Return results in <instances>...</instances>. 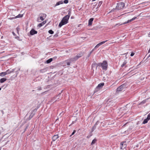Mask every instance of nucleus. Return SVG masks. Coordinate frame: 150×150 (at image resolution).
Listing matches in <instances>:
<instances>
[{
    "instance_id": "f257e3e1",
    "label": "nucleus",
    "mask_w": 150,
    "mask_h": 150,
    "mask_svg": "<svg viewBox=\"0 0 150 150\" xmlns=\"http://www.w3.org/2000/svg\"><path fill=\"white\" fill-rule=\"evenodd\" d=\"M68 14L63 18L59 24V28H61L63 25L66 24L68 23V20L71 16V13L70 10H68Z\"/></svg>"
},
{
    "instance_id": "f03ea898",
    "label": "nucleus",
    "mask_w": 150,
    "mask_h": 150,
    "mask_svg": "<svg viewBox=\"0 0 150 150\" xmlns=\"http://www.w3.org/2000/svg\"><path fill=\"white\" fill-rule=\"evenodd\" d=\"M98 66L100 65L103 69L106 70L107 69L108 63L106 61H103L102 63H100L98 64Z\"/></svg>"
},
{
    "instance_id": "7ed1b4c3",
    "label": "nucleus",
    "mask_w": 150,
    "mask_h": 150,
    "mask_svg": "<svg viewBox=\"0 0 150 150\" xmlns=\"http://www.w3.org/2000/svg\"><path fill=\"white\" fill-rule=\"evenodd\" d=\"M83 54V53L81 52L79 54H78L74 58H71L70 61H76L79 58L82 57Z\"/></svg>"
},
{
    "instance_id": "20e7f679",
    "label": "nucleus",
    "mask_w": 150,
    "mask_h": 150,
    "mask_svg": "<svg viewBox=\"0 0 150 150\" xmlns=\"http://www.w3.org/2000/svg\"><path fill=\"white\" fill-rule=\"evenodd\" d=\"M125 6V4L123 2H120L117 4L116 8L117 9L120 10L122 9Z\"/></svg>"
},
{
    "instance_id": "39448f33",
    "label": "nucleus",
    "mask_w": 150,
    "mask_h": 150,
    "mask_svg": "<svg viewBox=\"0 0 150 150\" xmlns=\"http://www.w3.org/2000/svg\"><path fill=\"white\" fill-rule=\"evenodd\" d=\"M127 146L126 142L125 141L122 142L120 143V149H123L125 148Z\"/></svg>"
},
{
    "instance_id": "423d86ee",
    "label": "nucleus",
    "mask_w": 150,
    "mask_h": 150,
    "mask_svg": "<svg viewBox=\"0 0 150 150\" xmlns=\"http://www.w3.org/2000/svg\"><path fill=\"white\" fill-rule=\"evenodd\" d=\"M125 87V86L124 84L121 85L117 88V91H120L123 90L124 89Z\"/></svg>"
},
{
    "instance_id": "0eeeda50",
    "label": "nucleus",
    "mask_w": 150,
    "mask_h": 150,
    "mask_svg": "<svg viewBox=\"0 0 150 150\" xmlns=\"http://www.w3.org/2000/svg\"><path fill=\"white\" fill-rule=\"evenodd\" d=\"M108 40H106V41H102L100 42L95 47H94V49H96L97 48H98L99 46H100L101 45H102V44H104V43H105Z\"/></svg>"
},
{
    "instance_id": "6e6552de",
    "label": "nucleus",
    "mask_w": 150,
    "mask_h": 150,
    "mask_svg": "<svg viewBox=\"0 0 150 150\" xmlns=\"http://www.w3.org/2000/svg\"><path fill=\"white\" fill-rule=\"evenodd\" d=\"M99 123L98 121H97V122L92 127L91 129V132H93L94 130L96 129L97 126L98 125Z\"/></svg>"
},
{
    "instance_id": "1a4fd4ad",
    "label": "nucleus",
    "mask_w": 150,
    "mask_h": 150,
    "mask_svg": "<svg viewBox=\"0 0 150 150\" xmlns=\"http://www.w3.org/2000/svg\"><path fill=\"white\" fill-rule=\"evenodd\" d=\"M41 16H40V19L42 21H43L46 16V15L45 14H40Z\"/></svg>"
},
{
    "instance_id": "9d476101",
    "label": "nucleus",
    "mask_w": 150,
    "mask_h": 150,
    "mask_svg": "<svg viewBox=\"0 0 150 150\" xmlns=\"http://www.w3.org/2000/svg\"><path fill=\"white\" fill-rule=\"evenodd\" d=\"M30 34L31 35H33L34 34H36L37 33V31L35 30L34 29H32L30 31Z\"/></svg>"
},
{
    "instance_id": "9b49d317",
    "label": "nucleus",
    "mask_w": 150,
    "mask_h": 150,
    "mask_svg": "<svg viewBox=\"0 0 150 150\" xmlns=\"http://www.w3.org/2000/svg\"><path fill=\"white\" fill-rule=\"evenodd\" d=\"M136 18H137L136 17H134L133 18H132V19L129 20H128L127 22H126L123 23L122 24H125L130 23V22H131V21L135 20V19Z\"/></svg>"
},
{
    "instance_id": "f8f14e48",
    "label": "nucleus",
    "mask_w": 150,
    "mask_h": 150,
    "mask_svg": "<svg viewBox=\"0 0 150 150\" xmlns=\"http://www.w3.org/2000/svg\"><path fill=\"white\" fill-rule=\"evenodd\" d=\"M94 19L93 18H91L88 20V25L90 26L91 25L93 21V20Z\"/></svg>"
},
{
    "instance_id": "ddd939ff",
    "label": "nucleus",
    "mask_w": 150,
    "mask_h": 150,
    "mask_svg": "<svg viewBox=\"0 0 150 150\" xmlns=\"http://www.w3.org/2000/svg\"><path fill=\"white\" fill-rule=\"evenodd\" d=\"M46 23V21H44L42 23H40L38 24V26L39 27V28H40L44 24H45Z\"/></svg>"
},
{
    "instance_id": "4468645a",
    "label": "nucleus",
    "mask_w": 150,
    "mask_h": 150,
    "mask_svg": "<svg viewBox=\"0 0 150 150\" xmlns=\"http://www.w3.org/2000/svg\"><path fill=\"white\" fill-rule=\"evenodd\" d=\"M58 138L59 136L58 135H55L52 137V141H54Z\"/></svg>"
},
{
    "instance_id": "2eb2a0df",
    "label": "nucleus",
    "mask_w": 150,
    "mask_h": 150,
    "mask_svg": "<svg viewBox=\"0 0 150 150\" xmlns=\"http://www.w3.org/2000/svg\"><path fill=\"white\" fill-rule=\"evenodd\" d=\"M104 83H100L98 84L97 86V88H102L103 86L104 85Z\"/></svg>"
},
{
    "instance_id": "dca6fc26",
    "label": "nucleus",
    "mask_w": 150,
    "mask_h": 150,
    "mask_svg": "<svg viewBox=\"0 0 150 150\" xmlns=\"http://www.w3.org/2000/svg\"><path fill=\"white\" fill-rule=\"evenodd\" d=\"M6 78H2L0 79V82L1 83H3L7 80Z\"/></svg>"
},
{
    "instance_id": "f3484780",
    "label": "nucleus",
    "mask_w": 150,
    "mask_h": 150,
    "mask_svg": "<svg viewBox=\"0 0 150 150\" xmlns=\"http://www.w3.org/2000/svg\"><path fill=\"white\" fill-rule=\"evenodd\" d=\"M7 72H6V71L4 72H2L0 73V76H4L6 75L7 74Z\"/></svg>"
},
{
    "instance_id": "a211bd4d",
    "label": "nucleus",
    "mask_w": 150,
    "mask_h": 150,
    "mask_svg": "<svg viewBox=\"0 0 150 150\" xmlns=\"http://www.w3.org/2000/svg\"><path fill=\"white\" fill-rule=\"evenodd\" d=\"M52 60H53V59L52 58H50V59L47 60L46 61V62L48 64V63H50L52 61Z\"/></svg>"
},
{
    "instance_id": "6ab92c4d",
    "label": "nucleus",
    "mask_w": 150,
    "mask_h": 150,
    "mask_svg": "<svg viewBox=\"0 0 150 150\" xmlns=\"http://www.w3.org/2000/svg\"><path fill=\"white\" fill-rule=\"evenodd\" d=\"M63 3V2L62 1H60L57 2L56 4V6H58Z\"/></svg>"
},
{
    "instance_id": "aec40b11",
    "label": "nucleus",
    "mask_w": 150,
    "mask_h": 150,
    "mask_svg": "<svg viewBox=\"0 0 150 150\" xmlns=\"http://www.w3.org/2000/svg\"><path fill=\"white\" fill-rule=\"evenodd\" d=\"M127 62L125 60L124 62L121 65V67H123L127 64Z\"/></svg>"
},
{
    "instance_id": "412c9836",
    "label": "nucleus",
    "mask_w": 150,
    "mask_h": 150,
    "mask_svg": "<svg viewBox=\"0 0 150 150\" xmlns=\"http://www.w3.org/2000/svg\"><path fill=\"white\" fill-rule=\"evenodd\" d=\"M149 120L147 118L145 119L142 122V124H145L147 123Z\"/></svg>"
},
{
    "instance_id": "4be33fe9",
    "label": "nucleus",
    "mask_w": 150,
    "mask_h": 150,
    "mask_svg": "<svg viewBox=\"0 0 150 150\" xmlns=\"http://www.w3.org/2000/svg\"><path fill=\"white\" fill-rule=\"evenodd\" d=\"M96 141H97V140L96 139H93V140L92 142H91V145H93V144H94L96 143Z\"/></svg>"
},
{
    "instance_id": "5701e85b",
    "label": "nucleus",
    "mask_w": 150,
    "mask_h": 150,
    "mask_svg": "<svg viewBox=\"0 0 150 150\" xmlns=\"http://www.w3.org/2000/svg\"><path fill=\"white\" fill-rule=\"evenodd\" d=\"M23 16L22 14H19L16 17V18L22 17Z\"/></svg>"
},
{
    "instance_id": "b1692460",
    "label": "nucleus",
    "mask_w": 150,
    "mask_h": 150,
    "mask_svg": "<svg viewBox=\"0 0 150 150\" xmlns=\"http://www.w3.org/2000/svg\"><path fill=\"white\" fill-rule=\"evenodd\" d=\"M94 49H93L92 50L89 52V53L88 54V56H87L88 57H89L90 56L91 54L92 53V52H93V51H94Z\"/></svg>"
},
{
    "instance_id": "393cba45",
    "label": "nucleus",
    "mask_w": 150,
    "mask_h": 150,
    "mask_svg": "<svg viewBox=\"0 0 150 150\" xmlns=\"http://www.w3.org/2000/svg\"><path fill=\"white\" fill-rule=\"evenodd\" d=\"M47 70L46 69H44L40 70V71L41 73H43Z\"/></svg>"
},
{
    "instance_id": "a878e982",
    "label": "nucleus",
    "mask_w": 150,
    "mask_h": 150,
    "mask_svg": "<svg viewBox=\"0 0 150 150\" xmlns=\"http://www.w3.org/2000/svg\"><path fill=\"white\" fill-rule=\"evenodd\" d=\"M48 33L50 34H53L54 32L52 30H50L48 31Z\"/></svg>"
},
{
    "instance_id": "bb28decb",
    "label": "nucleus",
    "mask_w": 150,
    "mask_h": 150,
    "mask_svg": "<svg viewBox=\"0 0 150 150\" xmlns=\"http://www.w3.org/2000/svg\"><path fill=\"white\" fill-rule=\"evenodd\" d=\"M16 29L17 30V33L18 34L19 31L20 30V28H19L18 27H17L16 28Z\"/></svg>"
},
{
    "instance_id": "cd10ccee",
    "label": "nucleus",
    "mask_w": 150,
    "mask_h": 150,
    "mask_svg": "<svg viewBox=\"0 0 150 150\" xmlns=\"http://www.w3.org/2000/svg\"><path fill=\"white\" fill-rule=\"evenodd\" d=\"M146 101L145 100H144L140 103V104H144L146 103Z\"/></svg>"
},
{
    "instance_id": "c85d7f7f",
    "label": "nucleus",
    "mask_w": 150,
    "mask_h": 150,
    "mask_svg": "<svg viewBox=\"0 0 150 150\" xmlns=\"http://www.w3.org/2000/svg\"><path fill=\"white\" fill-rule=\"evenodd\" d=\"M97 64L96 63L94 62L93 63V64H92V67H94L95 66H96Z\"/></svg>"
},
{
    "instance_id": "c756f323",
    "label": "nucleus",
    "mask_w": 150,
    "mask_h": 150,
    "mask_svg": "<svg viewBox=\"0 0 150 150\" xmlns=\"http://www.w3.org/2000/svg\"><path fill=\"white\" fill-rule=\"evenodd\" d=\"M147 119L149 120L150 119V113H149L147 115V117L146 118Z\"/></svg>"
},
{
    "instance_id": "7c9ffc66",
    "label": "nucleus",
    "mask_w": 150,
    "mask_h": 150,
    "mask_svg": "<svg viewBox=\"0 0 150 150\" xmlns=\"http://www.w3.org/2000/svg\"><path fill=\"white\" fill-rule=\"evenodd\" d=\"M102 3V1H100L99 2L98 4V6L100 7V6L101 5Z\"/></svg>"
},
{
    "instance_id": "2f4dec72",
    "label": "nucleus",
    "mask_w": 150,
    "mask_h": 150,
    "mask_svg": "<svg viewBox=\"0 0 150 150\" xmlns=\"http://www.w3.org/2000/svg\"><path fill=\"white\" fill-rule=\"evenodd\" d=\"M6 72L7 73V74H9L11 73L12 72L11 71H9V70H8L6 71Z\"/></svg>"
},
{
    "instance_id": "473e14b6",
    "label": "nucleus",
    "mask_w": 150,
    "mask_h": 150,
    "mask_svg": "<svg viewBox=\"0 0 150 150\" xmlns=\"http://www.w3.org/2000/svg\"><path fill=\"white\" fill-rule=\"evenodd\" d=\"M64 3L67 4L68 3V0H64Z\"/></svg>"
},
{
    "instance_id": "72a5a7b5",
    "label": "nucleus",
    "mask_w": 150,
    "mask_h": 150,
    "mask_svg": "<svg viewBox=\"0 0 150 150\" xmlns=\"http://www.w3.org/2000/svg\"><path fill=\"white\" fill-rule=\"evenodd\" d=\"M75 132H76V131L75 130H74L73 131V132L72 133V134L70 135V137H71V135L74 134Z\"/></svg>"
},
{
    "instance_id": "f704fd0d",
    "label": "nucleus",
    "mask_w": 150,
    "mask_h": 150,
    "mask_svg": "<svg viewBox=\"0 0 150 150\" xmlns=\"http://www.w3.org/2000/svg\"><path fill=\"white\" fill-rule=\"evenodd\" d=\"M134 54V53L133 52H132L130 54V56L132 57L133 56Z\"/></svg>"
},
{
    "instance_id": "c9c22d12",
    "label": "nucleus",
    "mask_w": 150,
    "mask_h": 150,
    "mask_svg": "<svg viewBox=\"0 0 150 150\" xmlns=\"http://www.w3.org/2000/svg\"><path fill=\"white\" fill-rule=\"evenodd\" d=\"M37 90L39 91L41 90H42V88L41 87H38V88Z\"/></svg>"
},
{
    "instance_id": "e433bc0d",
    "label": "nucleus",
    "mask_w": 150,
    "mask_h": 150,
    "mask_svg": "<svg viewBox=\"0 0 150 150\" xmlns=\"http://www.w3.org/2000/svg\"><path fill=\"white\" fill-rule=\"evenodd\" d=\"M67 65H70V62H67Z\"/></svg>"
},
{
    "instance_id": "4c0bfd02",
    "label": "nucleus",
    "mask_w": 150,
    "mask_h": 150,
    "mask_svg": "<svg viewBox=\"0 0 150 150\" xmlns=\"http://www.w3.org/2000/svg\"><path fill=\"white\" fill-rule=\"evenodd\" d=\"M62 91H61V93H60L57 96V97H58V96L59 97V96H60V95H61V93H62Z\"/></svg>"
},
{
    "instance_id": "58836bf2",
    "label": "nucleus",
    "mask_w": 150,
    "mask_h": 150,
    "mask_svg": "<svg viewBox=\"0 0 150 150\" xmlns=\"http://www.w3.org/2000/svg\"><path fill=\"white\" fill-rule=\"evenodd\" d=\"M1 112L3 114H4V111L3 110H1Z\"/></svg>"
},
{
    "instance_id": "ea45409f",
    "label": "nucleus",
    "mask_w": 150,
    "mask_h": 150,
    "mask_svg": "<svg viewBox=\"0 0 150 150\" xmlns=\"http://www.w3.org/2000/svg\"><path fill=\"white\" fill-rule=\"evenodd\" d=\"M148 36L149 37H150V32L148 34Z\"/></svg>"
},
{
    "instance_id": "a19ab883",
    "label": "nucleus",
    "mask_w": 150,
    "mask_h": 150,
    "mask_svg": "<svg viewBox=\"0 0 150 150\" xmlns=\"http://www.w3.org/2000/svg\"><path fill=\"white\" fill-rule=\"evenodd\" d=\"M149 52H150V47L149 49V51H148V53H149Z\"/></svg>"
},
{
    "instance_id": "79ce46f5",
    "label": "nucleus",
    "mask_w": 150,
    "mask_h": 150,
    "mask_svg": "<svg viewBox=\"0 0 150 150\" xmlns=\"http://www.w3.org/2000/svg\"><path fill=\"white\" fill-rule=\"evenodd\" d=\"M37 110V109H34V110H33V111H36Z\"/></svg>"
},
{
    "instance_id": "37998d69",
    "label": "nucleus",
    "mask_w": 150,
    "mask_h": 150,
    "mask_svg": "<svg viewBox=\"0 0 150 150\" xmlns=\"http://www.w3.org/2000/svg\"><path fill=\"white\" fill-rule=\"evenodd\" d=\"M12 33L13 34V35H14L15 34L14 33V32H13Z\"/></svg>"
},
{
    "instance_id": "c03bdc74",
    "label": "nucleus",
    "mask_w": 150,
    "mask_h": 150,
    "mask_svg": "<svg viewBox=\"0 0 150 150\" xmlns=\"http://www.w3.org/2000/svg\"><path fill=\"white\" fill-rule=\"evenodd\" d=\"M34 115V114H33V115L31 116V118H32V117L33 116V115Z\"/></svg>"
},
{
    "instance_id": "a18cd8bd",
    "label": "nucleus",
    "mask_w": 150,
    "mask_h": 150,
    "mask_svg": "<svg viewBox=\"0 0 150 150\" xmlns=\"http://www.w3.org/2000/svg\"><path fill=\"white\" fill-rule=\"evenodd\" d=\"M54 58H55V59H56V58H57V57H54Z\"/></svg>"
},
{
    "instance_id": "49530a36",
    "label": "nucleus",
    "mask_w": 150,
    "mask_h": 150,
    "mask_svg": "<svg viewBox=\"0 0 150 150\" xmlns=\"http://www.w3.org/2000/svg\"><path fill=\"white\" fill-rule=\"evenodd\" d=\"M150 57V54L149 55V56H148V57Z\"/></svg>"
},
{
    "instance_id": "de8ad7c7",
    "label": "nucleus",
    "mask_w": 150,
    "mask_h": 150,
    "mask_svg": "<svg viewBox=\"0 0 150 150\" xmlns=\"http://www.w3.org/2000/svg\"><path fill=\"white\" fill-rule=\"evenodd\" d=\"M1 90V88L0 87V91Z\"/></svg>"
}]
</instances>
